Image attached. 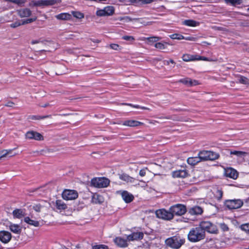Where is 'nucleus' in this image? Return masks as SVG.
Returning <instances> with one entry per match:
<instances>
[{
	"instance_id": "1",
	"label": "nucleus",
	"mask_w": 249,
	"mask_h": 249,
	"mask_svg": "<svg viewBox=\"0 0 249 249\" xmlns=\"http://www.w3.org/2000/svg\"><path fill=\"white\" fill-rule=\"evenodd\" d=\"M205 236V232L199 227L192 228L188 234V240L192 242H198Z\"/></svg>"
},
{
	"instance_id": "2",
	"label": "nucleus",
	"mask_w": 249,
	"mask_h": 249,
	"mask_svg": "<svg viewBox=\"0 0 249 249\" xmlns=\"http://www.w3.org/2000/svg\"><path fill=\"white\" fill-rule=\"evenodd\" d=\"M198 156L201 161L206 160H213L218 159L219 157V155L212 151L203 150L200 151Z\"/></svg>"
},
{
	"instance_id": "3",
	"label": "nucleus",
	"mask_w": 249,
	"mask_h": 249,
	"mask_svg": "<svg viewBox=\"0 0 249 249\" xmlns=\"http://www.w3.org/2000/svg\"><path fill=\"white\" fill-rule=\"evenodd\" d=\"M166 245L172 248L178 249L184 243V240L179 238L173 236L166 240Z\"/></svg>"
},
{
	"instance_id": "4",
	"label": "nucleus",
	"mask_w": 249,
	"mask_h": 249,
	"mask_svg": "<svg viewBox=\"0 0 249 249\" xmlns=\"http://www.w3.org/2000/svg\"><path fill=\"white\" fill-rule=\"evenodd\" d=\"M109 183V180L106 178H93L91 181L92 186L99 188L107 187Z\"/></svg>"
},
{
	"instance_id": "5",
	"label": "nucleus",
	"mask_w": 249,
	"mask_h": 249,
	"mask_svg": "<svg viewBox=\"0 0 249 249\" xmlns=\"http://www.w3.org/2000/svg\"><path fill=\"white\" fill-rule=\"evenodd\" d=\"M169 210L173 213V216L182 215L185 214L187 211L186 207L185 205L178 204L171 206Z\"/></svg>"
},
{
	"instance_id": "6",
	"label": "nucleus",
	"mask_w": 249,
	"mask_h": 249,
	"mask_svg": "<svg viewBox=\"0 0 249 249\" xmlns=\"http://www.w3.org/2000/svg\"><path fill=\"white\" fill-rule=\"evenodd\" d=\"M115 12L114 8L111 6H107L103 9H97L96 12V15L98 17L110 16L114 14Z\"/></svg>"
},
{
	"instance_id": "7",
	"label": "nucleus",
	"mask_w": 249,
	"mask_h": 249,
	"mask_svg": "<svg viewBox=\"0 0 249 249\" xmlns=\"http://www.w3.org/2000/svg\"><path fill=\"white\" fill-rule=\"evenodd\" d=\"M199 228H200L205 232V231L211 233H217V230L216 227L209 221H202L199 223Z\"/></svg>"
},
{
	"instance_id": "8",
	"label": "nucleus",
	"mask_w": 249,
	"mask_h": 249,
	"mask_svg": "<svg viewBox=\"0 0 249 249\" xmlns=\"http://www.w3.org/2000/svg\"><path fill=\"white\" fill-rule=\"evenodd\" d=\"M224 204L229 209H236L241 207L243 205V202L240 199H230L226 200Z\"/></svg>"
},
{
	"instance_id": "9",
	"label": "nucleus",
	"mask_w": 249,
	"mask_h": 249,
	"mask_svg": "<svg viewBox=\"0 0 249 249\" xmlns=\"http://www.w3.org/2000/svg\"><path fill=\"white\" fill-rule=\"evenodd\" d=\"M156 214L158 218L170 220L173 218V213L169 210V211L165 209H160L156 212Z\"/></svg>"
},
{
	"instance_id": "10",
	"label": "nucleus",
	"mask_w": 249,
	"mask_h": 249,
	"mask_svg": "<svg viewBox=\"0 0 249 249\" xmlns=\"http://www.w3.org/2000/svg\"><path fill=\"white\" fill-rule=\"evenodd\" d=\"M77 192L73 190H65L62 194V198L66 200H71L78 197Z\"/></svg>"
},
{
	"instance_id": "11",
	"label": "nucleus",
	"mask_w": 249,
	"mask_h": 249,
	"mask_svg": "<svg viewBox=\"0 0 249 249\" xmlns=\"http://www.w3.org/2000/svg\"><path fill=\"white\" fill-rule=\"evenodd\" d=\"M55 3H56V0H31L29 3V6L31 7H35V6L37 7V6H48V5H53Z\"/></svg>"
},
{
	"instance_id": "12",
	"label": "nucleus",
	"mask_w": 249,
	"mask_h": 249,
	"mask_svg": "<svg viewBox=\"0 0 249 249\" xmlns=\"http://www.w3.org/2000/svg\"><path fill=\"white\" fill-rule=\"evenodd\" d=\"M25 139L27 140H34L36 141H43V136L39 133L34 131H29L25 134Z\"/></svg>"
},
{
	"instance_id": "13",
	"label": "nucleus",
	"mask_w": 249,
	"mask_h": 249,
	"mask_svg": "<svg viewBox=\"0 0 249 249\" xmlns=\"http://www.w3.org/2000/svg\"><path fill=\"white\" fill-rule=\"evenodd\" d=\"M9 230L15 234H19L22 231V227L18 224L9 222L6 225Z\"/></svg>"
},
{
	"instance_id": "14",
	"label": "nucleus",
	"mask_w": 249,
	"mask_h": 249,
	"mask_svg": "<svg viewBox=\"0 0 249 249\" xmlns=\"http://www.w3.org/2000/svg\"><path fill=\"white\" fill-rule=\"evenodd\" d=\"M12 238L11 232L7 231H0V241L2 243L7 244L9 243Z\"/></svg>"
},
{
	"instance_id": "15",
	"label": "nucleus",
	"mask_w": 249,
	"mask_h": 249,
	"mask_svg": "<svg viewBox=\"0 0 249 249\" xmlns=\"http://www.w3.org/2000/svg\"><path fill=\"white\" fill-rule=\"evenodd\" d=\"M117 194H120L126 203H130L134 199V196L126 191H118Z\"/></svg>"
},
{
	"instance_id": "16",
	"label": "nucleus",
	"mask_w": 249,
	"mask_h": 249,
	"mask_svg": "<svg viewBox=\"0 0 249 249\" xmlns=\"http://www.w3.org/2000/svg\"><path fill=\"white\" fill-rule=\"evenodd\" d=\"M143 124V123L136 120L127 119L122 123V125L128 127H137Z\"/></svg>"
},
{
	"instance_id": "17",
	"label": "nucleus",
	"mask_w": 249,
	"mask_h": 249,
	"mask_svg": "<svg viewBox=\"0 0 249 249\" xmlns=\"http://www.w3.org/2000/svg\"><path fill=\"white\" fill-rule=\"evenodd\" d=\"M178 82L183 83L188 86L192 87L198 85V82L196 80H192L189 78H184L178 80Z\"/></svg>"
},
{
	"instance_id": "18",
	"label": "nucleus",
	"mask_w": 249,
	"mask_h": 249,
	"mask_svg": "<svg viewBox=\"0 0 249 249\" xmlns=\"http://www.w3.org/2000/svg\"><path fill=\"white\" fill-rule=\"evenodd\" d=\"M143 233L142 232H133L127 236V240L128 241L138 240L142 239Z\"/></svg>"
},
{
	"instance_id": "19",
	"label": "nucleus",
	"mask_w": 249,
	"mask_h": 249,
	"mask_svg": "<svg viewBox=\"0 0 249 249\" xmlns=\"http://www.w3.org/2000/svg\"><path fill=\"white\" fill-rule=\"evenodd\" d=\"M225 175L227 177L236 179L238 177L237 171L233 168H228L225 170Z\"/></svg>"
},
{
	"instance_id": "20",
	"label": "nucleus",
	"mask_w": 249,
	"mask_h": 249,
	"mask_svg": "<svg viewBox=\"0 0 249 249\" xmlns=\"http://www.w3.org/2000/svg\"><path fill=\"white\" fill-rule=\"evenodd\" d=\"M24 221L27 224L36 227L39 226V222L34 219L32 215H31V217L25 216L24 218Z\"/></svg>"
},
{
	"instance_id": "21",
	"label": "nucleus",
	"mask_w": 249,
	"mask_h": 249,
	"mask_svg": "<svg viewBox=\"0 0 249 249\" xmlns=\"http://www.w3.org/2000/svg\"><path fill=\"white\" fill-rule=\"evenodd\" d=\"M55 206L56 209L60 212L64 211L68 208L67 205L61 199H58L55 201Z\"/></svg>"
},
{
	"instance_id": "22",
	"label": "nucleus",
	"mask_w": 249,
	"mask_h": 249,
	"mask_svg": "<svg viewBox=\"0 0 249 249\" xmlns=\"http://www.w3.org/2000/svg\"><path fill=\"white\" fill-rule=\"evenodd\" d=\"M12 214L14 218L18 219L25 217L26 215L25 211L20 209H17L14 210L12 212Z\"/></svg>"
},
{
	"instance_id": "23",
	"label": "nucleus",
	"mask_w": 249,
	"mask_h": 249,
	"mask_svg": "<svg viewBox=\"0 0 249 249\" xmlns=\"http://www.w3.org/2000/svg\"><path fill=\"white\" fill-rule=\"evenodd\" d=\"M104 201L103 197L97 194L93 195L91 198V202L94 204H101Z\"/></svg>"
},
{
	"instance_id": "24",
	"label": "nucleus",
	"mask_w": 249,
	"mask_h": 249,
	"mask_svg": "<svg viewBox=\"0 0 249 249\" xmlns=\"http://www.w3.org/2000/svg\"><path fill=\"white\" fill-rule=\"evenodd\" d=\"M188 173L185 170H179L173 172L172 176L174 178H185Z\"/></svg>"
},
{
	"instance_id": "25",
	"label": "nucleus",
	"mask_w": 249,
	"mask_h": 249,
	"mask_svg": "<svg viewBox=\"0 0 249 249\" xmlns=\"http://www.w3.org/2000/svg\"><path fill=\"white\" fill-rule=\"evenodd\" d=\"M128 240L126 239H123L121 237H116L114 239V242L116 244H117L118 246L120 247H126L127 246V241Z\"/></svg>"
},
{
	"instance_id": "26",
	"label": "nucleus",
	"mask_w": 249,
	"mask_h": 249,
	"mask_svg": "<svg viewBox=\"0 0 249 249\" xmlns=\"http://www.w3.org/2000/svg\"><path fill=\"white\" fill-rule=\"evenodd\" d=\"M18 14L21 18H26L31 15V11L28 8H24L18 11Z\"/></svg>"
},
{
	"instance_id": "27",
	"label": "nucleus",
	"mask_w": 249,
	"mask_h": 249,
	"mask_svg": "<svg viewBox=\"0 0 249 249\" xmlns=\"http://www.w3.org/2000/svg\"><path fill=\"white\" fill-rule=\"evenodd\" d=\"M202 213V209L199 206L192 207L189 210V213L191 215H199L201 214Z\"/></svg>"
},
{
	"instance_id": "28",
	"label": "nucleus",
	"mask_w": 249,
	"mask_h": 249,
	"mask_svg": "<svg viewBox=\"0 0 249 249\" xmlns=\"http://www.w3.org/2000/svg\"><path fill=\"white\" fill-rule=\"evenodd\" d=\"M119 178L122 180L127 183H133L135 179L126 174H123L119 176Z\"/></svg>"
},
{
	"instance_id": "29",
	"label": "nucleus",
	"mask_w": 249,
	"mask_h": 249,
	"mask_svg": "<svg viewBox=\"0 0 249 249\" xmlns=\"http://www.w3.org/2000/svg\"><path fill=\"white\" fill-rule=\"evenodd\" d=\"M200 161H201V160L199 156H198V157H190L187 159L188 163L192 165H195Z\"/></svg>"
},
{
	"instance_id": "30",
	"label": "nucleus",
	"mask_w": 249,
	"mask_h": 249,
	"mask_svg": "<svg viewBox=\"0 0 249 249\" xmlns=\"http://www.w3.org/2000/svg\"><path fill=\"white\" fill-rule=\"evenodd\" d=\"M55 17L57 19L60 20H70L71 18V15L67 13H61Z\"/></svg>"
},
{
	"instance_id": "31",
	"label": "nucleus",
	"mask_w": 249,
	"mask_h": 249,
	"mask_svg": "<svg viewBox=\"0 0 249 249\" xmlns=\"http://www.w3.org/2000/svg\"><path fill=\"white\" fill-rule=\"evenodd\" d=\"M161 37L159 36H151L149 37H143L142 40L147 41V43L149 44L157 42L161 39Z\"/></svg>"
},
{
	"instance_id": "32",
	"label": "nucleus",
	"mask_w": 249,
	"mask_h": 249,
	"mask_svg": "<svg viewBox=\"0 0 249 249\" xmlns=\"http://www.w3.org/2000/svg\"><path fill=\"white\" fill-rule=\"evenodd\" d=\"M183 24L191 27H196L199 25V22L191 19L185 20L183 21Z\"/></svg>"
},
{
	"instance_id": "33",
	"label": "nucleus",
	"mask_w": 249,
	"mask_h": 249,
	"mask_svg": "<svg viewBox=\"0 0 249 249\" xmlns=\"http://www.w3.org/2000/svg\"><path fill=\"white\" fill-rule=\"evenodd\" d=\"M12 151V149H3L0 151V160L6 157L8 155L11 154Z\"/></svg>"
},
{
	"instance_id": "34",
	"label": "nucleus",
	"mask_w": 249,
	"mask_h": 249,
	"mask_svg": "<svg viewBox=\"0 0 249 249\" xmlns=\"http://www.w3.org/2000/svg\"><path fill=\"white\" fill-rule=\"evenodd\" d=\"M182 58L183 61L188 62L190 61H194L196 60V55H190L188 54L183 55Z\"/></svg>"
},
{
	"instance_id": "35",
	"label": "nucleus",
	"mask_w": 249,
	"mask_h": 249,
	"mask_svg": "<svg viewBox=\"0 0 249 249\" xmlns=\"http://www.w3.org/2000/svg\"><path fill=\"white\" fill-rule=\"evenodd\" d=\"M230 153L231 155H235L237 157H242L247 154V153L245 152L236 150H230Z\"/></svg>"
},
{
	"instance_id": "36",
	"label": "nucleus",
	"mask_w": 249,
	"mask_h": 249,
	"mask_svg": "<svg viewBox=\"0 0 249 249\" xmlns=\"http://www.w3.org/2000/svg\"><path fill=\"white\" fill-rule=\"evenodd\" d=\"M238 81L241 84L249 85V79L243 76L240 75L238 77Z\"/></svg>"
},
{
	"instance_id": "37",
	"label": "nucleus",
	"mask_w": 249,
	"mask_h": 249,
	"mask_svg": "<svg viewBox=\"0 0 249 249\" xmlns=\"http://www.w3.org/2000/svg\"><path fill=\"white\" fill-rule=\"evenodd\" d=\"M50 117H51V115H48L45 116L33 115L30 116V118L32 120H41Z\"/></svg>"
},
{
	"instance_id": "38",
	"label": "nucleus",
	"mask_w": 249,
	"mask_h": 249,
	"mask_svg": "<svg viewBox=\"0 0 249 249\" xmlns=\"http://www.w3.org/2000/svg\"><path fill=\"white\" fill-rule=\"evenodd\" d=\"M227 3L231 4V5H236L240 4L242 2V0H225Z\"/></svg>"
},
{
	"instance_id": "39",
	"label": "nucleus",
	"mask_w": 249,
	"mask_h": 249,
	"mask_svg": "<svg viewBox=\"0 0 249 249\" xmlns=\"http://www.w3.org/2000/svg\"><path fill=\"white\" fill-rule=\"evenodd\" d=\"M71 13L73 17L78 19H82L84 17V14L78 11H72Z\"/></svg>"
},
{
	"instance_id": "40",
	"label": "nucleus",
	"mask_w": 249,
	"mask_h": 249,
	"mask_svg": "<svg viewBox=\"0 0 249 249\" xmlns=\"http://www.w3.org/2000/svg\"><path fill=\"white\" fill-rule=\"evenodd\" d=\"M169 37L172 39L181 40L184 38V36L178 34H174L169 36Z\"/></svg>"
},
{
	"instance_id": "41",
	"label": "nucleus",
	"mask_w": 249,
	"mask_h": 249,
	"mask_svg": "<svg viewBox=\"0 0 249 249\" xmlns=\"http://www.w3.org/2000/svg\"><path fill=\"white\" fill-rule=\"evenodd\" d=\"M153 1L154 0H134V2L141 4H149Z\"/></svg>"
},
{
	"instance_id": "42",
	"label": "nucleus",
	"mask_w": 249,
	"mask_h": 249,
	"mask_svg": "<svg viewBox=\"0 0 249 249\" xmlns=\"http://www.w3.org/2000/svg\"><path fill=\"white\" fill-rule=\"evenodd\" d=\"M166 44V43H163L162 42L156 43L155 44V47L157 49H159L160 50H163L166 48V46H165Z\"/></svg>"
},
{
	"instance_id": "43",
	"label": "nucleus",
	"mask_w": 249,
	"mask_h": 249,
	"mask_svg": "<svg viewBox=\"0 0 249 249\" xmlns=\"http://www.w3.org/2000/svg\"><path fill=\"white\" fill-rule=\"evenodd\" d=\"M196 60H203V61H215V60H213L212 59L208 58L204 56H200L199 55H196Z\"/></svg>"
},
{
	"instance_id": "44",
	"label": "nucleus",
	"mask_w": 249,
	"mask_h": 249,
	"mask_svg": "<svg viewBox=\"0 0 249 249\" xmlns=\"http://www.w3.org/2000/svg\"><path fill=\"white\" fill-rule=\"evenodd\" d=\"M122 105H126V106H130V107H133L134 108H141V109H147V110H149V109L146 107H141L139 105H133L131 104H127V103H123V104H122Z\"/></svg>"
},
{
	"instance_id": "45",
	"label": "nucleus",
	"mask_w": 249,
	"mask_h": 249,
	"mask_svg": "<svg viewBox=\"0 0 249 249\" xmlns=\"http://www.w3.org/2000/svg\"><path fill=\"white\" fill-rule=\"evenodd\" d=\"M241 229L249 234V224H245L241 226Z\"/></svg>"
},
{
	"instance_id": "46",
	"label": "nucleus",
	"mask_w": 249,
	"mask_h": 249,
	"mask_svg": "<svg viewBox=\"0 0 249 249\" xmlns=\"http://www.w3.org/2000/svg\"><path fill=\"white\" fill-rule=\"evenodd\" d=\"M92 249H108V248L105 245H96L92 246Z\"/></svg>"
},
{
	"instance_id": "47",
	"label": "nucleus",
	"mask_w": 249,
	"mask_h": 249,
	"mask_svg": "<svg viewBox=\"0 0 249 249\" xmlns=\"http://www.w3.org/2000/svg\"><path fill=\"white\" fill-rule=\"evenodd\" d=\"M122 38L125 40L131 42L134 41L135 40V38L133 36H124L122 37Z\"/></svg>"
},
{
	"instance_id": "48",
	"label": "nucleus",
	"mask_w": 249,
	"mask_h": 249,
	"mask_svg": "<svg viewBox=\"0 0 249 249\" xmlns=\"http://www.w3.org/2000/svg\"><path fill=\"white\" fill-rule=\"evenodd\" d=\"M215 195L217 199H220L222 197L223 192L220 190H217L215 192Z\"/></svg>"
},
{
	"instance_id": "49",
	"label": "nucleus",
	"mask_w": 249,
	"mask_h": 249,
	"mask_svg": "<svg viewBox=\"0 0 249 249\" xmlns=\"http://www.w3.org/2000/svg\"><path fill=\"white\" fill-rule=\"evenodd\" d=\"M36 18H28L26 20H23L22 22V25L23 24H27V23H31L33 21H35L36 20Z\"/></svg>"
},
{
	"instance_id": "50",
	"label": "nucleus",
	"mask_w": 249,
	"mask_h": 249,
	"mask_svg": "<svg viewBox=\"0 0 249 249\" xmlns=\"http://www.w3.org/2000/svg\"><path fill=\"white\" fill-rule=\"evenodd\" d=\"M110 47L114 50H119L121 49L120 46L117 44H111L110 45Z\"/></svg>"
},
{
	"instance_id": "51",
	"label": "nucleus",
	"mask_w": 249,
	"mask_h": 249,
	"mask_svg": "<svg viewBox=\"0 0 249 249\" xmlns=\"http://www.w3.org/2000/svg\"><path fill=\"white\" fill-rule=\"evenodd\" d=\"M146 170H148V168L147 167L141 169L139 172V175L141 177L145 176Z\"/></svg>"
},
{
	"instance_id": "52",
	"label": "nucleus",
	"mask_w": 249,
	"mask_h": 249,
	"mask_svg": "<svg viewBox=\"0 0 249 249\" xmlns=\"http://www.w3.org/2000/svg\"><path fill=\"white\" fill-rule=\"evenodd\" d=\"M220 228L222 229V230L224 231H226L229 230V228L228 226L225 224V223H221L220 225Z\"/></svg>"
},
{
	"instance_id": "53",
	"label": "nucleus",
	"mask_w": 249,
	"mask_h": 249,
	"mask_svg": "<svg viewBox=\"0 0 249 249\" xmlns=\"http://www.w3.org/2000/svg\"><path fill=\"white\" fill-rule=\"evenodd\" d=\"M183 39H185V40H189V41H195L197 40V38L192 36H187V37L184 36V38Z\"/></svg>"
},
{
	"instance_id": "54",
	"label": "nucleus",
	"mask_w": 249,
	"mask_h": 249,
	"mask_svg": "<svg viewBox=\"0 0 249 249\" xmlns=\"http://www.w3.org/2000/svg\"><path fill=\"white\" fill-rule=\"evenodd\" d=\"M21 25H22V23H20V22L16 21L10 25L11 27L12 28H16L17 27H18L20 26Z\"/></svg>"
},
{
	"instance_id": "55",
	"label": "nucleus",
	"mask_w": 249,
	"mask_h": 249,
	"mask_svg": "<svg viewBox=\"0 0 249 249\" xmlns=\"http://www.w3.org/2000/svg\"><path fill=\"white\" fill-rule=\"evenodd\" d=\"M118 19L120 21L125 20L126 22L131 21L130 18L128 17H120Z\"/></svg>"
},
{
	"instance_id": "56",
	"label": "nucleus",
	"mask_w": 249,
	"mask_h": 249,
	"mask_svg": "<svg viewBox=\"0 0 249 249\" xmlns=\"http://www.w3.org/2000/svg\"><path fill=\"white\" fill-rule=\"evenodd\" d=\"M53 101H51L50 103H46L45 104H41L39 105L40 107H50L52 106V104H51L50 103H53Z\"/></svg>"
},
{
	"instance_id": "57",
	"label": "nucleus",
	"mask_w": 249,
	"mask_h": 249,
	"mask_svg": "<svg viewBox=\"0 0 249 249\" xmlns=\"http://www.w3.org/2000/svg\"><path fill=\"white\" fill-rule=\"evenodd\" d=\"M33 208L36 212H39L40 211L41 206L40 205H36L34 206Z\"/></svg>"
},
{
	"instance_id": "58",
	"label": "nucleus",
	"mask_w": 249,
	"mask_h": 249,
	"mask_svg": "<svg viewBox=\"0 0 249 249\" xmlns=\"http://www.w3.org/2000/svg\"><path fill=\"white\" fill-rule=\"evenodd\" d=\"M169 63H171L173 64H175V62H174V61L173 59H170L169 60L166 61V64L167 65H169Z\"/></svg>"
},
{
	"instance_id": "59",
	"label": "nucleus",
	"mask_w": 249,
	"mask_h": 249,
	"mask_svg": "<svg viewBox=\"0 0 249 249\" xmlns=\"http://www.w3.org/2000/svg\"><path fill=\"white\" fill-rule=\"evenodd\" d=\"M155 22L154 21H147L146 22V23H144V26H149L152 25Z\"/></svg>"
},
{
	"instance_id": "60",
	"label": "nucleus",
	"mask_w": 249,
	"mask_h": 249,
	"mask_svg": "<svg viewBox=\"0 0 249 249\" xmlns=\"http://www.w3.org/2000/svg\"><path fill=\"white\" fill-rule=\"evenodd\" d=\"M38 42H39V41L38 40H32L31 42V43L32 44H35L38 43Z\"/></svg>"
},
{
	"instance_id": "61",
	"label": "nucleus",
	"mask_w": 249,
	"mask_h": 249,
	"mask_svg": "<svg viewBox=\"0 0 249 249\" xmlns=\"http://www.w3.org/2000/svg\"><path fill=\"white\" fill-rule=\"evenodd\" d=\"M123 122L118 121V122H116V124H122V123H123Z\"/></svg>"
},
{
	"instance_id": "62",
	"label": "nucleus",
	"mask_w": 249,
	"mask_h": 249,
	"mask_svg": "<svg viewBox=\"0 0 249 249\" xmlns=\"http://www.w3.org/2000/svg\"><path fill=\"white\" fill-rule=\"evenodd\" d=\"M93 41L94 42H95V43H99V42H100V40H98V39H97V40H95V41Z\"/></svg>"
},
{
	"instance_id": "63",
	"label": "nucleus",
	"mask_w": 249,
	"mask_h": 249,
	"mask_svg": "<svg viewBox=\"0 0 249 249\" xmlns=\"http://www.w3.org/2000/svg\"><path fill=\"white\" fill-rule=\"evenodd\" d=\"M146 22L147 21H143L141 23H142V24L144 25V23H146Z\"/></svg>"
},
{
	"instance_id": "64",
	"label": "nucleus",
	"mask_w": 249,
	"mask_h": 249,
	"mask_svg": "<svg viewBox=\"0 0 249 249\" xmlns=\"http://www.w3.org/2000/svg\"><path fill=\"white\" fill-rule=\"evenodd\" d=\"M247 51L249 53V48L247 49Z\"/></svg>"
}]
</instances>
